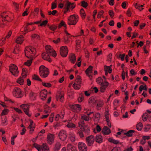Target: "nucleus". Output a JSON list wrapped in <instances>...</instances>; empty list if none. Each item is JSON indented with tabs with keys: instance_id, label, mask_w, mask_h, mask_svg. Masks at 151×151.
<instances>
[{
	"instance_id": "f257e3e1",
	"label": "nucleus",
	"mask_w": 151,
	"mask_h": 151,
	"mask_svg": "<svg viewBox=\"0 0 151 151\" xmlns=\"http://www.w3.org/2000/svg\"><path fill=\"white\" fill-rule=\"evenodd\" d=\"M104 81L101 77L97 78L96 81L97 83L101 85L100 91L101 92H104L109 85V83L106 81L105 77L103 76Z\"/></svg>"
},
{
	"instance_id": "f03ea898",
	"label": "nucleus",
	"mask_w": 151,
	"mask_h": 151,
	"mask_svg": "<svg viewBox=\"0 0 151 151\" xmlns=\"http://www.w3.org/2000/svg\"><path fill=\"white\" fill-rule=\"evenodd\" d=\"M25 55L26 57L32 58L35 56L36 51L35 48L33 47H27L24 50Z\"/></svg>"
},
{
	"instance_id": "7ed1b4c3",
	"label": "nucleus",
	"mask_w": 151,
	"mask_h": 151,
	"mask_svg": "<svg viewBox=\"0 0 151 151\" xmlns=\"http://www.w3.org/2000/svg\"><path fill=\"white\" fill-rule=\"evenodd\" d=\"M78 20V15L73 14L70 15L68 19V24L70 25H75Z\"/></svg>"
},
{
	"instance_id": "20e7f679",
	"label": "nucleus",
	"mask_w": 151,
	"mask_h": 151,
	"mask_svg": "<svg viewBox=\"0 0 151 151\" xmlns=\"http://www.w3.org/2000/svg\"><path fill=\"white\" fill-rule=\"evenodd\" d=\"M39 73L42 77L46 78L49 74L48 69L44 66L41 65L39 68Z\"/></svg>"
},
{
	"instance_id": "39448f33",
	"label": "nucleus",
	"mask_w": 151,
	"mask_h": 151,
	"mask_svg": "<svg viewBox=\"0 0 151 151\" xmlns=\"http://www.w3.org/2000/svg\"><path fill=\"white\" fill-rule=\"evenodd\" d=\"M12 93L13 95L17 98H21L23 96L21 90L17 87L14 88Z\"/></svg>"
},
{
	"instance_id": "423d86ee",
	"label": "nucleus",
	"mask_w": 151,
	"mask_h": 151,
	"mask_svg": "<svg viewBox=\"0 0 151 151\" xmlns=\"http://www.w3.org/2000/svg\"><path fill=\"white\" fill-rule=\"evenodd\" d=\"M9 70L10 72L14 76H17L19 73L18 67L16 65L11 64L9 66Z\"/></svg>"
},
{
	"instance_id": "0eeeda50",
	"label": "nucleus",
	"mask_w": 151,
	"mask_h": 151,
	"mask_svg": "<svg viewBox=\"0 0 151 151\" xmlns=\"http://www.w3.org/2000/svg\"><path fill=\"white\" fill-rule=\"evenodd\" d=\"M11 19L8 12H3L0 15V20L2 21L10 22L11 21Z\"/></svg>"
},
{
	"instance_id": "6e6552de",
	"label": "nucleus",
	"mask_w": 151,
	"mask_h": 151,
	"mask_svg": "<svg viewBox=\"0 0 151 151\" xmlns=\"http://www.w3.org/2000/svg\"><path fill=\"white\" fill-rule=\"evenodd\" d=\"M81 77L79 76L77 77L73 85V86L76 90L79 89L81 87Z\"/></svg>"
},
{
	"instance_id": "1a4fd4ad",
	"label": "nucleus",
	"mask_w": 151,
	"mask_h": 151,
	"mask_svg": "<svg viewBox=\"0 0 151 151\" xmlns=\"http://www.w3.org/2000/svg\"><path fill=\"white\" fill-rule=\"evenodd\" d=\"M70 107L73 111L77 113H79L82 109L81 106L79 104L70 105Z\"/></svg>"
},
{
	"instance_id": "9d476101",
	"label": "nucleus",
	"mask_w": 151,
	"mask_h": 151,
	"mask_svg": "<svg viewBox=\"0 0 151 151\" xmlns=\"http://www.w3.org/2000/svg\"><path fill=\"white\" fill-rule=\"evenodd\" d=\"M45 49L46 52L50 55H52L54 57H55L56 56V53L55 51L50 46L47 45L45 47Z\"/></svg>"
},
{
	"instance_id": "9b49d317",
	"label": "nucleus",
	"mask_w": 151,
	"mask_h": 151,
	"mask_svg": "<svg viewBox=\"0 0 151 151\" xmlns=\"http://www.w3.org/2000/svg\"><path fill=\"white\" fill-rule=\"evenodd\" d=\"M55 138V135L49 133L47 137V142L50 145H52L54 142Z\"/></svg>"
},
{
	"instance_id": "f8f14e48",
	"label": "nucleus",
	"mask_w": 151,
	"mask_h": 151,
	"mask_svg": "<svg viewBox=\"0 0 151 151\" xmlns=\"http://www.w3.org/2000/svg\"><path fill=\"white\" fill-rule=\"evenodd\" d=\"M68 50L66 46H62L60 48V53L63 57H66L68 53Z\"/></svg>"
},
{
	"instance_id": "ddd939ff",
	"label": "nucleus",
	"mask_w": 151,
	"mask_h": 151,
	"mask_svg": "<svg viewBox=\"0 0 151 151\" xmlns=\"http://www.w3.org/2000/svg\"><path fill=\"white\" fill-rule=\"evenodd\" d=\"M20 107L24 111L26 114L28 116H31V114L29 112V105L26 104H23L20 106Z\"/></svg>"
},
{
	"instance_id": "4468645a",
	"label": "nucleus",
	"mask_w": 151,
	"mask_h": 151,
	"mask_svg": "<svg viewBox=\"0 0 151 151\" xmlns=\"http://www.w3.org/2000/svg\"><path fill=\"white\" fill-rule=\"evenodd\" d=\"M58 137L59 139L62 141H64L67 137L66 132L63 130L60 131L59 133Z\"/></svg>"
},
{
	"instance_id": "2eb2a0df",
	"label": "nucleus",
	"mask_w": 151,
	"mask_h": 151,
	"mask_svg": "<svg viewBox=\"0 0 151 151\" xmlns=\"http://www.w3.org/2000/svg\"><path fill=\"white\" fill-rule=\"evenodd\" d=\"M94 141V138L93 135H91L86 138V142L89 146H91Z\"/></svg>"
},
{
	"instance_id": "dca6fc26",
	"label": "nucleus",
	"mask_w": 151,
	"mask_h": 151,
	"mask_svg": "<svg viewBox=\"0 0 151 151\" xmlns=\"http://www.w3.org/2000/svg\"><path fill=\"white\" fill-rule=\"evenodd\" d=\"M78 146L80 151H87V147L86 145L84 143L79 142Z\"/></svg>"
},
{
	"instance_id": "f3484780",
	"label": "nucleus",
	"mask_w": 151,
	"mask_h": 151,
	"mask_svg": "<svg viewBox=\"0 0 151 151\" xmlns=\"http://www.w3.org/2000/svg\"><path fill=\"white\" fill-rule=\"evenodd\" d=\"M96 108L97 110H100L104 105V101L101 99L97 100L96 103Z\"/></svg>"
},
{
	"instance_id": "a211bd4d",
	"label": "nucleus",
	"mask_w": 151,
	"mask_h": 151,
	"mask_svg": "<svg viewBox=\"0 0 151 151\" xmlns=\"http://www.w3.org/2000/svg\"><path fill=\"white\" fill-rule=\"evenodd\" d=\"M62 27H64V30L65 33L67 35H70V34L66 30V29H67V25L65 22L63 20L60 22L58 25V28H60Z\"/></svg>"
},
{
	"instance_id": "6ab92c4d",
	"label": "nucleus",
	"mask_w": 151,
	"mask_h": 151,
	"mask_svg": "<svg viewBox=\"0 0 151 151\" xmlns=\"http://www.w3.org/2000/svg\"><path fill=\"white\" fill-rule=\"evenodd\" d=\"M92 67L90 66L86 70L85 72L86 75L91 79L92 78Z\"/></svg>"
},
{
	"instance_id": "aec40b11",
	"label": "nucleus",
	"mask_w": 151,
	"mask_h": 151,
	"mask_svg": "<svg viewBox=\"0 0 151 151\" xmlns=\"http://www.w3.org/2000/svg\"><path fill=\"white\" fill-rule=\"evenodd\" d=\"M50 55L45 52H43L42 54V57L45 60H47L50 62H51V59L49 57Z\"/></svg>"
},
{
	"instance_id": "412c9836",
	"label": "nucleus",
	"mask_w": 151,
	"mask_h": 151,
	"mask_svg": "<svg viewBox=\"0 0 151 151\" xmlns=\"http://www.w3.org/2000/svg\"><path fill=\"white\" fill-rule=\"evenodd\" d=\"M47 94V91L46 90H42L40 93V96L42 100H44L46 97Z\"/></svg>"
},
{
	"instance_id": "4be33fe9",
	"label": "nucleus",
	"mask_w": 151,
	"mask_h": 151,
	"mask_svg": "<svg viewBox=\"0 0 151 151\" xmlns=\"http://www.w3.org/2000/svg\"><path fill=\"white\" fill-rule=\"evenodd\" d=\"M64 111H61L60 114H56L55 116V120L57 121L59 120V118L63 119L64 116Z\"/></svg>"
},
{
	"instance_id": "5701e85b",
	"label": "nucleus",
	"mask_w": 151,
	"mask_h": 151,
	"mask_svg": "<svg viewBox=\"0 0 151 151\" xmlns=\"http://www.w3.org/2000/svg\"><path fill=\"white\" fill-rule=\"evenodd\" d=\"M67 151H77L75 147L70 144H68L67 146Z\"/></svg>"
},
{
	"instance_id": "b1692460",
	"label": "nucleus",
	"mask_w": 151,
	"mask_h": 151,
	"mask_svg": "<svg viewBox=\"0 0 151 151\" xmlns=\"http://www.w3.org/2000/svg\"><path fill=\"white\" fill-rule=\"evenodd\" d=\"M104 70L105 71V73L106 75H107L108 73H111L112 71L111 66H105L104 68Z\"/></svg>"
},
{
	"instance_id": "393cba45",
	"label": "nucleus",
	"mask_w": 151,
	"mask_h": 151,
	"mask_svg": "<svg viewBox=\"0 0 151 151\" xmlns=\"http://www.w3.org/2000/svg\"><path fill=\"white\" fill-rule=\"evenodd\" d=\"M97 100L93 97H91L89 99L88 104L89 105L92 106L93 105L96 104Z\"/></svg>"
},
{
	"instance_id": "a878e982",
	"label": "nucleus",
	"mask_w": 151,
	"mask_h": 151,
	"mask_svg": "<svg viewBox=\"0 0 151 151\" xmlns=\"http://www.w3.org/2000/svg\"><path fill=\"white\" fill-rule=\"evenodd\" d=\"M27 27V25L25 24L21 28L20 31L22 33V34L25 35L28 32Z\"/></svg>"
},
{
	"instance_id": "bb28decb",
	"label": "nucleus",
	"mask_w": 151,
	"mask_h": 151,
	"mask_svg": "<svg viewBox=\"0 0 151 151\" xmlns=\"http://www.w3.org/2000/svg\"><path fill=\"white\" fill-rule=\"evenodd\" d=\"M56 99L57 100L59 99L61 102L63 101L64 99L63 94L60 92L58 93L56 96Z\"/></svg>"
},
{
	"instance_id": "cd10ccee",
	"label": "nucleus",
	"mask_w": 151,
	"mask_h": 151,
	"mask_svg": "<svg viewBox=\"0 0 151 151\" xmlns=\"http://www.w3.org/2000/svg\"><path fill=\"white\" fill-rule=\"evenodd\" d=\"M24 41V37L23 35H21L18 37L16 40V43L19 44H22Z\"/></svg>"
},
{
	"instance_id": "c85d7f7f",
	"label": "nucleus",
	"mask_w": 151,
	"mask_h": 151,
	"mask_svg": "<svg viewBox=\"0 0 151 151\" xmlns=\"http://www.w3.org/2000/svg\"><path fill=\"white\" fill-rule=\"evenodd\" d=\"M102 132L104 134H108L111 133V131L107 127H104L102 129Z\"/></svg>"
},
{
	"instance_id": "c756f323",
	"label": "nucleus",
	"mask_w": 151,
	"mask_h": 151,
	"mask_svg": "<svg viewBox=\"0 0 151 151\" xmlns=\"http://www.w3.org/2000/svg\"><path fill=\"white\" fill-rule=\"evenodd\" d=\"M95 141L96 142L99 143H102L103 141V139L101 135H96L95 138Z\"/></svg>"
},
{
	"instance_id": "7c9ffc66",
	"label": "nucleus",
	"mask_w": 151,
	"mask_h": 151,
	"mask_svg": "<svg viewBox=\"0 0 151 151\" xmlns=\"http://www.w3.org/2000/svg\"><path fill=\"white\" fill-rule=\"evenodd\" d=\"M65 5L69 9L70 8L72 9H74L75 7V4L74 3H71L69 1L67 2Z\"/></svg>"
},
{
	"instance_id": "2f4dec72",
	"label": "nucleus",
	"mask_w": 151,
	"mask_h": 151,
	"mask_svg": "<svg viewBox=\"0 0 151 151\" xmlns=\"http://www.w3.org/2000/svg\"><path fill=\"white\" fill-rule=\"evenodd\" d=\"M93 113V112H90L87 114L88 116L85 115H83L81 116V118L82 119L86 121H88L89 120V115Z\"/></svg>"
},
{
	"instance_id": "473e14b6",
	"label": "nucleus",
	"mask_w": 151,
	"mask_h": 151,
	"mask_svg": "<svg viewBox=\"0 0 151 151\" xmlns=\"http://www.w3.org/2000/svg\"><path fill=\"white\" fill-rule=\"evenodd\" d=\"M69 59L71 62L73 63H74L76 61V58L75 54H71L69 57Z\"/></svg>"
},
{
	"instance_id": "72a5a7b5",
	"label": "nucleus",
	"mask_w": 151,
	"mask_h": 151,
	"mask_svg": "<svg viewBox=\"0 0 151 151\" xmlns=\"http://www.w3.org/2000/svg\"><path fill=\"white\" fill-rule=\"evenodd\" d=\"M28 127L30 129V133H32L33 131L34 130V128L33 122V121L32 120L30 121V124Z\"/></svg>"
},
{
	"instance_id": "f704fd0d",
	"label": "nucleus",
	"mask_w": 151,
	"mask_h": 151,
	"mask_svg": "<svg viewBox=\"0 0 151 151\" xmlns=\"http://www.w3.org/2000/svg\"><path fill=\"white\" fill-rule=\"evenodd\" d=\"M23 77H20L17 79V82L20 85H22L24 83V80Z\"/></svg>"
},
{
	"instance_id": "c9c22d12",
	"label": "nucleus",
	"mask_w": 151,
	"mask_h": 151,
	"mask_svg": "<svg viewBox=\"0 0 151 151\" xmlns=\"http://www.w3.org/2000/svg\"><path fill=\"white\" fill-rule=\"evenodd\" d=\"M36 95L33 92L31 91L29 94V97L30 99L34 100L35 99Z\"/></svg>"
},
{
	"instance_id": "e433bc0d",
	"label": "nucleus",
	"mask_w": 151,
	"mask_h": 151,
	"mask_svg": "<svg viewBox=\"0 0 151 151\" xmlns=\"http://www.w3.org/2000/svg\"><path fill=\"white\" fill-rule=\"evenodd\" d=\"M42 151H48L49 148L47 144H43L42 146Z\"/></svg>"
},
{
	"instance_id": "4c0bfd02",
	"label": "nucleus",
	"mask_w": 151,
	"mask_h": 151,
	"mask_svg": "<svg viewBox=\"0 0 151 151\" xmlns=\"http://www.w3.org/2000/svg\"><path fill=\"white\" fill-rule=\"evenodd\" d=\"M27 74V70L25 68L22 69V76L23 78H25Z\"/></svg>"
},
{
	"instance_id": "58836bf2",
	"label": "nucleus",
	"mask_w": 151,
	"mask_h": 151,
	"mask_svg": "<svg viewBox=\"0 0 151 151\" xmlns=\"http://www.w3.org/2000/svg\"><path fill=\"white\" fill-rule=\"evenodd\" d=\"M84 99V96L82 93L79 94V96L78 99V101L79 103H81L83 101Z\"/></svg>"
},
{
	"instance_id": "ea45409f",
	"label": "nucleus",
	"mask_w": 151,
	"mask_h": 151,
	"mask_svg": "<svg viewBox=\"0 0 151 151\" xmlns=\"http://www.w3.org/2000/svg\"><path fill=\"white\" fill-rule=\"evenodd\" d=\"M69 137L72 142H74L75 140V137L74 134L72 133L69 134Z\"/></svg>"
},
{
	"instance_id": "a19ab883",
	"label": "nucleus",
	"mask_w": 151,
	"mask_h": 151,
	"mask_svg": "<svg viewBox=\"0 0 151 151\" xmlns=\"http://www.w3.org/2000/svg\"><path fill=\"white\" fill-rule=\"evenodd\" d=\"M134 132V131L133 130H130L128 131L126 133H124V134H125L126 136L128 137H131L132 136L133 133Z\"/></svg>"
},
{
	"instance_id": "79ce46f5",
	"label": "nucleus",
	"mask_w": 151,
	"mask_h": 151,
	"mask_svg": "<svg viewBox=\"0 0 151 151\" xmlns=\"http://www.w3.org/2000/svg\"><path fill=\"white\" fill-rule=\"evenodd\" d=\"M149 116V114L147 113H144L142 116V119L144 122L146 121Z\"/></svg>"
},
{
	"instance_id": "37998d69",
	"label": "nucleus",
	"mask_w": 151,
	"mask_h": 151,
	"mask_svg": "<svg viewBox=\"0 0 151 151\" xmlns=\"http://www.w3.org/2000/svg\"><path fill=\"white\" fill-rule=\"evenodd\" d=\"M50 108L47 106H46L45 107V109L43 111V113L48 114L50 112Z\"/></svg>"
},
{
	"instance_id": "c03bdc74",
	"label": "nucleus",
	"mask_w": 151,
	"mask_h": 151,
	"mask_svg": "<svg viewBox=\"0 0 151 151\" xmlns=\"http://www.w3.org/2000/svg\"><path fill=\"white\" fill-rule=\"evenodd\" d=\"M80 13L82 18L83 19H85L86 17V14L83 9H81L80 11Z\"/></svg>"
},
{
	"instance_id": "a18cd8bd",
	"label": "nucleus",
	"mask_w": 151,
	"mask_h": 151,
	"mask_svg": "<svg viewBox=\"0 0 151 151\" xmlns=\"http://www.w3.org/2000/svg\"><path fill=\"white\" fill-rule=\"evenodd\" d=\"M101 130V129L99 125H97L95 129H93V131L95 133H96L98 132H100Z\"/></svg>"
},
{
	"instance_id": "49530a36",
	"label": "nucleus",
	"mask_w": 151,
	"mask_h": 151,
	"mask_svg": "<svg viewBox=\"0 0 151 151\" xmlns=\"http://www.w3.org/2000/svg\"><path fill=\"white\" fill-rule=\"evenodd\" d=\"M9 112V109H4L2 111V113L1 114V116H3L4 115L7 114Z\"/></svg>"
},
{
	"instance_id": "de8ad7c7",
	"label": "nucleus",
	"mask_w": 151,
	"mask_h": 151,
	"mask_svg": "<svg viewBox=\"0 0 151 151\" xmlns=\"http://www.w3.org/2000/svg\"><path fill=\"white\" fill-rule=\"evenodd\" d=\"M142 124L141 122H139L137 124L136 127L138 130L140 131L142 129Z\"/></svg>"
},
{
	"instance_id": "09e8293b",
	"label": "nucleus",
	"mask_w": 151,
	"mask_h": 151,
	"mask_svg": "<svg viewBox=\"0 0 151 151\" xmlns=\"http://www.w3.org/2000/svg\"><path fill=\"white\" fill-rule=\"evenodd\" d=\"M100 116V115L99 113H96L94 115V119L95 121L99 120Z\"/></svg>"
},
{
	"instance_id": "8fccbe9b",
	"label": "nucleus",
	"mask_w": 151,
	"mask_h": 151,
	"mask_svg": "<svg viewBox=\"0 0 151 151\" xmlns=\"http://www.w3.org/2000/svg\"><path fill=\"white\" fill-rule=\"evenodd\" d=\"M108 141L111 142L113 143L116 144L119 143L118 141L116 140L111 138H109L108 139Z\"/></svg>"
},
{
	"instance_id": "3c124183",
	"label": "nucleus",
	"mask_w": 151,
	"mask_h": 151,
	"mask_svg": "<svg viewBox=\"0 0 151 151\" xmlns=\"http://www.w3.org/2000/svg\"><path fill=\"white\" fill-rule=\"evenodd\" d=\"M67 126L68 128H72L75 127L76 125L70 122H68Z\"/></svg>"
},
{
	"instance_id": "603ef678",
	"label": "nucleus",
	"mask_w": 151,
	"mask_h": 151,
	"mask_svg": "<svg viewBox=\"0 0 151 151\" xmlns=\"http://www.w3.org/2000/svg\"><path fill=\"white\" fill-rule=\"evenodd\" d=\"M145 90L147 91V86L146 85H145L144 86L143 85H141L139 86V90L140 92H141L142 91V90Z\"/></svg>"
},
{
	"instance_id": "864d4df0",
	"label": "nucleus",
	"mask_w": 151,
	"mask_h": 151,
	"mask_svg": "<svg viewBox=\"0 0 151 151\" xmlns=\"http://www.w3.org/2000/svg\"><path fill=\"white\" fill-rule=\"evenodd\" d=\"M105 116L106 120L110 119V116L109 115V112L108 111H106L105 112Z\"/></svg>"
},
{
	"instance_id": "5fc2aeb1",
	"label": "nucleus",
	"mask_w": 151,
	"mask_h": 151,
	"mask_svg": "<svg viewBox=\"0 0 151 151\" xmlns=\"http://www.w3.org/2000/svg\"><path fill=\"white\" fill-rule=\"evenodd\" d=\"M54 116V113H52L50 115V116L49 117V120L50 122L52 123L53 122V118Z\"/></svg>"
},
{
	"instance_id": "6e6d98bb",
	"label": "nucleus",
	"mask_w": 151,
	"mask_h": 151,
	"mask_svg": "<svg viewBox=\"0 0 151 151\" xmlns=\"http://www.w3.org/2000/svg\"><path fill=\"white\" fill-rule=\"evenodd\" d=\"M34 147L36 148L38 151H42L40 146L37 144L35 143L33 145Z\"/></svg>"
},
{
	"instance_id": "4d7b16f0",
	"label": "nucleus",
	"mask_w": 151,
	"mask_h": 151,
	"mask_svg": "<svg viewBox=\"0 0 151 151\" xmlns=\"http://www.w3.org/2000/svg\"><path fill=\"white\" fill-rule=\"evenodd\" d=\"M13 4L14 7L16 11H18L19 9V4L15 2H13Z\"/></svg>"
},
{
	"instance_id": "13d9d810",
	"label": "nucleus",
	"mask_w": 151,
	"mask_h": 151,
	"mask_svg": "<svg viewBox=\"0 0 151 151\" xmlns=\"http://www.w3.org/2000/svg\"><path fill=\"white\" fill-rule=\"evenodd\" d=\"M108 13L111 17L113 18L115 15L114 12L112 10H110L108 12Z\"/></svg>"
},
{
	"instance_id": "bf43d9fd",
	"label": "nucleus",
	"mask_w": 151,
	"mask_h": 151,
	"mask_svg": "<svg viewBox=\"0 0 151 151\" xmlns=\"http://www.w3.org/2000/svg\"><path fill=\"white\" fill-rule=\"evenodd\" d=\"M32 62V60L30 59L27 60L26 62L24 63V65L27 66H30Z\"/></svg>"
},
{
	"instance_id": "052dcab7",
	"label": "nucleus",
	"mask_w": 151,
	"mask_h": 151,
	"mask_svg": "<svg viewBox=\"0 0 151 151\" xmlns=\"http://www.w3.org/2000/svg\"><path fill=\"white\" fill-rule=\"evenodd\" d=\"M42 85L43 86L47 87H50L51 86V84L49 83L43 82Z\"/></svg>"
},
{
	"instance_id": "680f3d73",
	"label": "nucleus",
	"mask_w": 151,
	"mask_h": 151,
	"mask_svg": "<svg viewBox=\"0 0 151 151\" xmlns=\"http://www.w3.org/2000/svg\"><path fill=\"white\" fill-rule=\"evenodd\" d=\"M127 88V85L125 84L122 85L121 86V90L122 92H124Z\"/></svg>"
},
{
	"instance_id": "e2e57ef3",
	"label": "nucleus",
	"mask_w": 151,
	"mask_h": 151,
	"mask_svg": "<svg viewBox=\"0 0 151 151\" xmlns=\"http://www.w3.org/2000/svg\"><path fill=\"white\" fill-rule=\"evenodd\" d=\"M57 27L55 25H53L50 26L49 28L50 30L54 31L56 29Z\"/></svg>"
},
{
	"instance_id": "0e129e2a",
	"label": "nucleus",
	"mask_w": 151,
	"mask_h": 151,
	"mask_svg": "<svg viewBox=\"0 0 151 151\" xmlns=\"http://www.w3.org/2000/svg\"><path fill=\"white\" fill-rule=\"evenodd\" d=\"M1 124L3 126H5L7 124V119L6 118L2 120Z\"/></svg>"
},
{
	"instance_id": "69168bd1",
	"label": "nucleus",
	"mask_w": 151,
	"mask_h": 151,
	"mask_svg": "<svg viewBox=\"0 0 151 151\" xmlns=\"http://www.w3.org/2000/svg\"><path fill=\"white\" fill-rule=\"evenodd\" d=\"M1 137L2 138V141L4 142V144L6 145H7L8 144V142L7 140L6 137L4 136H2Z\"/></svg>"
},
{
	"instance_id": "338daca9",
	"label": "nucleus",
	"mask_w": 151,
	"mask_h": 151,
	"mask_svg": "<svg viewBox=\"0 0 151 151\" xmlns=\"http://www.w3.org/2000/svg\"><path fill=\"white\" fill-rule=\"evenodd\" d=\"M88 5V4L85 1H82L81 2V6L84 8L86 7Z\"/></svg>"
},
{
	"instance_id": "774afa93",
	"label": "nucleus",
	"mask_w": 151,
	"mask_h": 151,
	"mask_svg": "<svg viewBox=\"0 0 151 151\" xmlns=\"http://www.w3.org/2000/svg\"><path fill=\"white\" fill-rule=\"evenodd\" d=\"M126 14L129 17L131 16L132 15V12L130 9H128L127 12Z\"/></svg>"
}]
</instances>
